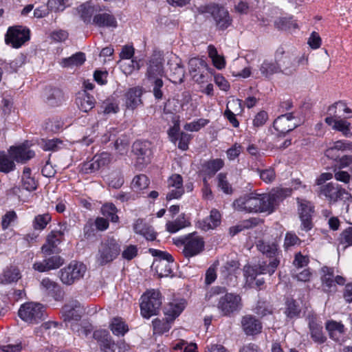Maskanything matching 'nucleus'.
<instances>
[{"mask_svg":"<svg viewBox=\"0 0 352 352\" xmlns=\"http://www.w3.org/2000/svg\"><path fill=\"white\" fill-rule=\"evenodd\" d=\"M258 250L270 259L267 265L265 262L254 265H248L244 267V276L246 284L254 288H260L264 283L262 274L268 273L272 275L280 262V251L278 250V244L275 241H258L256 243Z\"/></svg>","mask_w":352,"mask_h":352,"instance_id":"f257e3e1","label":"nucleus"},{"mask_svg":"<svg viewBox=\"0 0 352 352\" xmlns=\"http://www.w3.org/2000/svg\"><path fill=\"white\" fill-rule=\"evenodd\" d=\"M291 193L289 188L277 189L268 194L252 192L236 199L232 205L235 210L241 212L272 213L280 201Z\"/></svg>","mask_w":352,"mask_h":352,"instance_id":"f03ea898","label":"nucleus"},{"mask_svg":"<svg viewBox=\"0 0 352 352\" xmlns=\"http://www.w3.org/2000/svg\"><path fill=\"white\" fill-rule=\"evenodd\" d=\"M62 313L67 327H69L74 332H78L79 334L82 333L85 336H87L89 331L82 328L78 323L85 314V309L80 302L76 300H69L63 307Z\"/></svg>","mask_w":352,"mask_h":352,"instance_id":"7ed1b4c3","label":"nucleus"},{"mask_svg":"<svg viewBox=\"0 0 352 352\" xmlns=\"http://www.w3.org/2000/svg\"><path fill=\"white\" fill-rule=\"evenodd\" d=\"M274 58L278 65L280 73L285 76L294 74L299 64L305 60L303 56H297L291 52L285 51L281 46L276 49Z\"/></svg>","mask_w":352,"mask_h":352,"instance_id":"20e7f679","label":"nucleus"},{"mask_svg":"<svg viewBox=\"0 0 352 352\" xmlns=\"http://www.w3.org/2000/svg\"><path fill=\"white\" fill-rule=\"evenodd\" d=\"M121 252L120 245L113 238H108L101 241L96 254V262L99 265H104L115 260Z\"/></svg>","mask_w":352,"mask_h":352,"instance_id":"39448f33","label":"nucleus"},{"mask_svg":"<svg viewBox=\"0 0 352 352\" xmlns=\"http://www.w3.org/2000/svg\"><path fill=\"white\" fill-rule=\"evenodd\" d=\"M141 314L144 318H149L157 315L162 305L160 293L157 290L147 291L141 297Z\"/></svg>","mask_w":352,"mask_h":352,"instance_id":"423d86ee","label":"nucleus"},{"mask_svg":"<svg viewBox=\"0 0 352 352\" xmlns=\"http://www.w3.org/2000/svg\"><path fill=\"white\" fill-rule=\"evenodd\" d=\"M200 14L208 13L212 16L216 23L217 27L220 30L226 29L232 22L228 11L218 4H210L200 6L198 8Z\"/></svg>","mask_w":352,"mask_h":352,"instance_id":"0eeeda50","label":"nucleus"},{"mask_svg":"<svg viewBox=\"0 0 352 352\" xmlns=\"http://www.w3.org/2000/svg\"><path fill=\"white\" fill-rule=\"evenodd\" d=\"M19 316L26 322L37 324L45 318V308L40 303L27 302L21 306Z\"/></svg>","mask_w":352,"mask_h":352,"instance_id":"6e6552de","label":"nucleus"},{"mask_svg":"<svg viewBox=\"0 0 352 352\" xmlns=\"http://www.w3.org/2000/svg\"><path fill=\"white\" fill-rule=\"evenodd\" d=\"M179 242L184 245L183 254L186 258L195 256L204 249V241L197 232L188 234Z\"/></svg>","mask_w":352,"mask_h":352,"instance_id":"1a4fd4ad","label":"nucleus"},{"mask_svg":"<svg viewBox=\"0 0 352 352\" xmlns=\"http://www.w3.org/2000/svg\"><path fill=\"white\" fill-rule=\"evenodd\" d=\"M86 270L87 267L83 263L72 261L60 270V278L63 283L69 285L82 278Z\"/></svg>","mask_w":352,"mask_h":352,"instance_id":"9d476101","label":"nucleus"},{"mask_svg":"<svg viewBox=\"0 0 352 352\" xmlns=\"http://www.w3.org/2000/svg\"><path fill=\"white\" fill-rule=\"evenodd\" d=\"M149 251L153 256L157 257L154 261L153 265L159 276L163 277L170 274L172 273L170 263L173 262V256L166 252L157 250L150 249Z\"/></svg>","mask_w":352,"mask_h":352,"instance_id":"9b49d317","label":"nucleus"},{"mask_svg":"<svg viewBox=\"0 0 352 352\" xmlns=\"http://www.w3.org/2000/svg\"><path fill=\"white\" fill-rule=\"evenodd\" d=\"M241 307V299L239 295L232 293L226 294L219 298L217 308L223 316H229L237 311Z\"/></svg>","mask_w":352,"mask_h":352,"instance_id":"f8f14e48","label":"nucleus"},{"mask_svg":"<svg viewBox=\"0 0 352 352\" xmlns=\"http://www.w3.org/2000/svg\"><path fill=\"white\" fill-rule=\"evenodd\" d=\"M30 38V31L22 26L10 28L6 35V43L14 48L21 47Z\"/></svg>","mask_w":352,"mask_h":352,"instance_id":"ddd939ff","label":"nucleus"},{"mask_svg":"<svg viewBox=\"0 0 352 352\" xmlns=\"http://www.w3.org/2000/svg\"><path fill=\"white\" fill-rule=\"evenodd\" d=\"M298 214L301 221L300 228L302 230L309 231L313 227L312 215L314 206L307 200L298 198Z\"/></svg>","mask_w":352,"mask_h":352,"instance_id":"4468645a","label":"nucleus"},{"mask_svg":"<svg viewBox=\"0 0 352 352\" xmlns=\"http://www.w3.org/2000/svg\"><path fill=\"white\" fill-rule=\"evenodd\" d=\"M132 148L133 152L137 156V166L140 168L150 163L152 155L150 142L136 141Z\"/></svg>","mask_w":352,"mask_h":352,"instance_id":"2eb2a0df","label":"nucleus"},{"mask_svg":"<svg viewBox=\"0 0 352 352\" xmlns=\"http://www.w3.org/2000/svg\"><path fill=\"white\" fill-rule=\"evenodd\" d=\"M167 65L170 71V80L175 83L182 82L185 71L181 59L175 54H170L168 58Z\"/></svg>","mask_w":352,"mask_h":352,"instance_id":"dca6fc26","label":"nucleus"},{"mask_svg":"<svg viewBox=\"0 0 352 352\" xmlns=\"http://www.w3.org/2000/svg\"><path fill=\"white\" fill-rule=\"evenodd\" d=\"M346 193V190L339 185L330 182L320 187L319 195L324 196L329 204H334Z\"/></svg>","mask_w":352,"mask_h":352,"instance_id":"f3484780","label":"nucleus"},{"mask_svg":"<svg viewBox=\"0 0 352 352\" xmlns=\"http://www.w3.org/2000/svg\"><path fill=\"white\" fill-rule=\"evenodd\" d=\"M298 125L296 118L292 113L278 116L274 122V129L281 134H285Z\"/></svg>","mask_w":352,"mask_h":352,"instance_id":"a211bd4d","label":"nucleus"},{"mask_svg":"<svg viewBox=\"0 0 352 352\" xmlns=\"http://www.w3.org/2000/svg\"><path fill=\"white\" fill-rule=\"evenodd\" d=\"M168 192L166 195V199L171 200L179 199L184 193L183 187V179L179 174L172 175L167 181Z\"/></svg>","mask_w":352,"mask_h":352,"instance_id":"6ab92c4d","label":"nucleus"},{"mask_svg":"<svg viewBox=\"0 0 352 352\" xmlns=\"http://www.w3.org/2000/svg\"><path fill=\"white\" fill-rule=\"evenodd\" d=\"M48 256L44 254L45 259L43 261L34 263L33 269L39 272H47L58 268L64 263V260L59 255L56 254L47 257Z\"/></svg>","mask_w":352,"mask_h":352,"instance_id":"aec40b11","label":"nucleus"},{"mask_svg":"<svg viewBox=\"0 0 352 352\" xmlns=\"http://www.w3.org/2000/svg\"><path fill=\"white\" fill-rule=\"evenodd\" d=\"M162 58L160 56H153L147 67L146 80L160 79L164 76Z\"/></svg>","mask_w":352,"mask_h":352,"instance_id":"412c9836","label":"nucleus"},{"mask_svg":"<svg viewBox=\"0 0 352 352\" xmlns=\"http://www.w3.org/2000/svg\"><path fill=\"white\" fill-rule=\"evenodd\" d=\"M142 89L141 87H135L129 89L124 95L125 106L126 108L134 110L142 104Z\"/></svg>","mask_w":352,"mask_h":352,"instance_id":"4be33fe9","label":"nucleus"},{"mask_svg":"<svg viewBox=\"0 0 352 352\" xmlns=\"http://www.w3.org/2000/svg\"><path fill=\"white\" fill-rule=\"evenodd\" d=\"M94 337L100 342V347L103 352H115L116 344L106 331H96Z\"/></svg>","mask_w":352,"mask_h":352,"instance_id":"5701e85b","label":"nucleus"},{"mask_svg":"<svg viewBox=\"0 0 352 352\" xmlns=\"http://www.w3.org/2000/svg\"><path fill=\"white\" fill-rule=\"evenodd\" d=\"M241 324L247 335L258 333L262 329L261 323L255 317L250 315L243 317Z\"/></svg>","mask_w":352,"mask_h":352,"instance_id":"b1692460","label":"nucleus"},{"mask_svg":"<svg viewBox=\"0 0 352 352\" xmlns=\"http://www.w3.org/2000/svg\"><path fill=\"white\" fill-rule=\"evenodd\" d=\"M10 155L18 162H25L32 158L34 155V151L29 149L25 145L12 146L10 149Z\"/></svg>","mask_w":352,"mask_h":352,"instance_id":"393cba45","label":"nucleus"},{"mask_svg":"<svg viewBox=\"0 0 352 352\" xmlns=\"http://www.w3.org/2000/svg\"><path fill=\"white\" fill-rule=\"evenodd\" d=\"M43 97L45 102L52 107L58 106L65 100L63 91L56 88H47Z\"/></svg>","mask_w":352,"mask_h":352,"instance_id":"a878e982","label":"nucleus"},{"mask_svg":"<svg viewBox=\"0 0 352 352\" xmlns=\"http://www.w3.org/2000/svg\"><path fill=\"white\" fill-rule=\"evenodd\" d=\"M135 233L143 236L146 240L153 241L156 238V233L153 228L145 223L142 219H138L133 225Z\"/></svg>","mask_w":352,"mask_h":352,"instance_id":"bb28decb","label":"nucleus"},{"mask_svg":"<svg viewBox=\"0 0 352 352\" xmlns=\"http://www.w3.org/2000/svg\"><path fill=\"white\" fill-rule=\"evenodd\" d=\"M93 23L99 27L116 28L117 26L116 18L109 12L96 14L94 16Z\"/></svg>","mask_w":352,"mask_h":352,"instance_id":"cd10ccee","label":"nucleus"},{"mask_svg":"<svg viewBox=\"0 0 352 352\" xmlns=\"http://www.w3.org/2000/svg\"><path fill=\"white\" fill-rule=\"evenodd\" d=\"M76 102L78 108L84 112H88L92 109L95 105L94 98L86 91L80 93L76 98Z\"/></svg>","mask_w":352,"mask_h":352,"instance_id":"c85d7f7f","label":"nucleus"},{"mask_svg":"<svg viewBox=\"0 0 352 352\" xmlns=\"http://www.w3.org/2000/svg\"><path fill=\"white\" fill-rule=\"evenodd\" d=\"M60 243V239L50 232L46 239V242L41 247V252L45 255H51L55 253L57 245Z\"/></svg>","mask_w":352,"mask_h":352,"instance_id":"c756f323","label":"nucleus"},{"mask_svg":"<svg viewBox=\"0 0 352 352\" xmlns=\"http://www.w3.org/2000/svg\"><path fill=\"white\" fill-rule=\"evenodd\" d=\"M259 70L261 74L267 78H270L272 75L276 73H280L277 61L265 60L261 65Z\"/></svg>","mask_w":352,"mask_h":352,"instance_id":"7c9ffc66","label":"nucleus"},{"mask_svg":"<svg viewBox=\"0 0 352 352\" xmlns=\"http://www.w3.org/2000/svg\"><path fill=\"white\" fill-rule=\"evenodd\" d=\"M309 329L311 338L314 342L322 344L326 340V337L322 332V327L316 320L312 319L309 321Z\"/></svg>","mask_w":352,"mask_h":352,"instance_id":"2f4dec72","label":"nucleus"},{"mask_svg":"<svg viewBox=\"0 0 352 352\" xmlns=\"http://www.w3.org/2000/svg\"><path fill=\"white\" fill-rule=\"evenodd\" d=\"M85 60L86 58L84 53L77 52L69 58H63L60 63L63 67L73 68L82 65Z\"/></svg>","mask_w":352,"mask_h":352,"instance_id":"473e14b6","label":"nucleus"},{"mask_svg":"<svg viewBox=\"0 0 352 352\" xmlns=\"http://www.w3.org/2000/svg\"><path fill=\"white\" fill-rule=\"evenodd\" d=\"M184 307V302L180 301L170 302L166 307L165 310V314L167 316V320H173L182 312Z\"/></svg>","mask_w":352,"mask_h":352,"instance_id":"72a5a7b5","label":"nucleus"},{"mask_svg":"<svg viewBox=\"0 0 352 352\" xmlns=\"http://www.w3.org/2000/svg\"><path fill=\"white\" fill-rule=\"evenodd\" d=\"M220 219L221 215L219 212L216 210H212L209 217L201 223V229L206 231L215 228L220 223Z\"/></svg>","mask_w":352,"mask_h":352,"instance_id":"f704fd0d","label":"nucleus"},{"mask_svg":"<svg viewBox=\"0 0 352 352\" xmlns=\"http://www.w3.org/2000/svg\"><path fill=\"white\" fill-rule=\"evenodd\" d=\"M323 275L322 276V284L328 288L329 292L336 290L334 283V270L333 268L324 266L322 268Z\"/></svg>","mask_w":352,"mask_h":352,"instance_id":"c9c22d12","label":"nucleus"},{"mask_svg":"<svg viewBox=\"0 0 352 352\" xmlns=\"http://www.w3.org/2000/svg\"><path fill=\"white\" fill-rule=\"evenodd\" d=\"M190 225V223L185 219L184 214L179 216L175 221H168L166 224V230L170 233H175L179 230Z\"/></svg>","mask_w":352,"mask_h":352,"instance_id":"e433bc0d","label":"nucleus"},{"mask_svg":"<svg viewBox=\"0 0 352 352\" xmlns=\"http://www.w3.org/2000/svg\"><path fill=\"white\" fill-rule=\"evenodd\" d=\"M331 65V60L328 52L324 50L320 57H318L314 62V68L318 72H325Z\"/></svg>","mask_w":352,"mask_h":352,"instance_id":"4c0bfd02","label":"nucleus"},{"mask_svg":"<svg viewBox=\"0 0 352 352\" xmlns=\"http://www.w3.org/2000/svg\"><path fill=\"white\" fill-rule=\"evenodd\" d=\"M13 160L10 151L8 154L0 153V171L8 173L13 170L15 167Z\"/></svg>","mask_w":352,"mask_h":352,"instance_id":"58836bf2","label":"nucleus"},{"mask_svg":"<svg viewBox=\"0 0 352 352\" xmlns=\"http://www.w3.org/2000/svg\"><path fill=\"white\" fill-rule=\"evenodd\" d=\"M326 329L332 339L338 340L339 339L338 334L343 333L344 327L342 323L331 320L326 323Z\"/></svg>","mask_w":352,"mask_h":352,"instance_id":"ea45409f","label":"nucleus"},{"mask_svg":"<svg viewBox=\"0 0 352 352\" xmlns=\"http://www.w3.org/2000/svg\"><path fill=\"white\" fill-rule=\"evenodd\" d=\"M20 278L19 270L15 267H10L4 271L3 278H0V283H10L16 282Z\"/></svg>","mask_w":352,"mask_h":352,"instance_id":"a19ab883","label":"nucleus"},{"mask_svg":"<svg viewBox=\"0 0 352 352\" xmlns=\"http://www.w3.org/2000/svg\"><path fill=\"white\" fill-rule=\"evenodd\" d=\"M208 52L215 67L218 69L224 68L226 65L224 57L218 54L217 49L213 45H209L208 47Z\"/></svg>","mask_w":352,"mask_h":352,"instance_id":"79ce46f5","label":"nucleus"},{"mask_svg":"<svg viewBox=\"0 0 352 352\" xmlns=\"http://www.w3.org/2000/svg\"><path fill=\"white\" fill-rule=\"evenodd\" d=\"M151 87V91L157 100H162L164 96V82L162 78L146 80Z\"/></svg>","mask_w":352,"mask_h":352,"instance_id":"37998d69","label":"nucleus"},{"mask_svg":"<svg viewBox=\"0 0 352 352\" xmlns=\"http://www.w3.org/2000/svg\"><path fill=\"white\" fill-rule=\"evenodd\" d=\"M110 329L113 333L116 336H123L129 330L124 322L120 318H114L112 320Z\"/></svg>","mask_w":352,"mask_h":352,"instance_id":"c03bdc74","label":"nucleus"},{"mask_svg":"<svg viewBox=\"0 0 352 352\" xmlns=\"http://www.w3.org/2000/svg\"><path fill=\"white\" fill-rule=\"evenodd\" d=\"M102 214L111 219L113 223L118 222L119 217L116 214L118 210L116 207L111 203L104 204L101 208Z\"/></svg>","mask_w":352,"mask_h":352,"instance_id":"a18cd8bd","label":"nucleus"},{"mask_svg":"<svg viewBox=\"0 0 352 352\" xmlns=\"http://www.w3.org/2000/svg\"><path fill=\"white\" fill-rule=\"evenodd\" d=\"M52 217L48 213L38 214L33 220V227L35 230H43L51 221Z\"/></svg>","mask_w":352,"mask_h":352,"instance_id":"49530a36","label":"nucleus"},{"mask_svg":"<svg viewBox=\"0 0 352 352\" xmlns=\"http://www.w3.org/2000/svg\"><path fill=\"white\" fill-rule=\"evenodd\" d=\"M119 63L122 72L126 75L131 74L135 69H140L139 63L133 59L120 60Z\"/></svg>","mask_w":352,"mask_h":352,"instance_id":"de8ad7c7","label":"nucleus"},{"mask_svg":"<svg viewBox=\"0 0 352 352\" xmlns=\"http://www.w3.org/2000/svg\"><path fill=\"white\" fill-rule=\"evenodd\" d=\"M78 12L85 23L91 22V16L95 12V9L89 4H82L78 8Z\"/></svg>","mask_w":352,"mask_h":352,"instance_id":"09e8293b","label":"nucleus"},{"mask_svg":"<svg viewBox=\"0 0 352 352\" xmlns=\"http://www.w3.org/2000/svg\"><path fill=\"white\" fill-rule=\"evenodd\" d=\"M149 180L145 175L135 176L132 181V188L135 190H140L148 187Z\"/></svg>","mask_w":352,"mask_h":352,"instance_id":"8fccbe9b","label":"nucleus"},{"mask_svg":"<svg viewBox=\"0 0 352 352\" xmlns=\"http://www.w3.org/2000/svg\"><path fill=\"white\" fill-rule=\"evenodd\" d=\"M189 72L192 74L199 72L202 69L207 67V63L202 59L192 58L188 62Z\"/></svg>","mask_w":352,"mask_h":352,"instance_id":"3c124183","label":"nucleus"},{"mask_svg":"<svg viewBox=\"0 0 352 352\" xmlns=\"http://www.w3.org/2000/svg\"><path fill=\"white\" fill-rule=\"evenodd\" d=\"M333 129L339 131L345 136L352 135V129L350 123L344 120H338L332 126Z\"/></svg>","mask_w":352,"mask_h":352,"instance_id":"603ef678","label":"nucleus"},{"mask_svg":"<svg viewBox=\"0 0 352 352\" xmlns=\"http://www.w3.org/2000/svg\"><path fill=\"white\" fill-rule=\"evenodd\" d=\"M41 289L49 294H54L58 287V284L49 278H43L41 282Z\"/></svg>","mask_w":352,"mask_h":352,"instance_id":"864d4df0","label":"nucleus"},{"mask_svg":"<svg viewBox=\"0 0 352 352\" xmlns=\"http://www.w3.org/2000/svg\"><path fill=\"white\" fill-rule=\"evenodd\" d=\"M94 158L98 169L107 166L111 162V155L106 152L96 155Z\"/></svg>","mask_w":352,"mask_h":352,"instance_id":"5fc2aeb1","label":"nucleus"},{"mask_svg":"<svg viewBox=\"0 0 352 352\" xmlns=\"http://www.w3.org/2000/svg\"><path fill=\"white\" fill-rule=\"evenodd\" d=\"M239 267V263L234 261L231 260L228 261L223 266L221 267V274L223 276L226 277L229 274H231L235 272Z\"/></svg>","mask_w":352,"mask_h":352,"instance_id":"6e6d98bb","label":"nucleus"},{"mask_svg":"<svg viewBox=\"0 0 352 352\" xmlns=\"http://www.w3.org/2000/svg\"><path fill=\"white\" fill-rule=\"evenodd\" d=\"M218 187L221 188L225 193L230 194L232 191V187L226 179V175L219 173L217 175Z\"/></svg>","mask_w":352,"mask_h":352,"instance_id":"4d7b16f0","label":"nucleus"},{"mask_svg":"<svg viewBox=\"0 0 352 352\" xmlns=\"http://www.w3.org/2000/svg\"><path fill=\"white\" fill-rule=\"evenodd\" d=\"M241 103L242 100L232 98L228 102L226 110H229L230 111H233L236 114H239L243 111Z\"/></svg>","mask_w":352,"mask_h":352,"instance_id":"13d9d810","label":"nucleus"},{"mask_svg":"<svg viewBox=\"0 0 352 352\" xmlns=\"http://www.w3.org/2000/svg\"><path fill=\"white\" fill-rule=\"evenodd\" d=\"M208 123V120L206 119H199L190 123H187L184 125V129L190 131H197L201 127H204Z\"/></svg>","mask_w":352,"mask_h":352,"instance_id":"bf43d9fd","label":"nucleus"},{"mask_svg":"<svg viewBox=\"0 0 352 352\" xmlns=\"http://www.w3.org/2000/svg\"><path fill=\"white\" fill-rule=\"evenodd\" d=\"M277 28L282 30H290L297 28V24L289 19H281L275 23Z\"/></svg>","mask_w":352,"mask_h":352,"instance_id":"052dcab7","label":"nucleus"},{"mask_svg":"<svg viewBox=\"0 0 352 352\" xmlns=\"http://www.w3.org/2000/svg\"><path fill=\"white\" fill-rule=\"evenodd\" d=\"M129 144L128 140L126 138H122L116 140L114 146L120 155H124L127 153Z\"/></svg>","mask_w":352,"mask_h":352,"instance_id":"680f3d73","label":"nucleus"},{"mask_svg":"<svg viewBox=\"0 0 352 352\" xmlns=\"http://www.w3.org/2000/svg\"><path fill=\"white\" fill-rule=\"evenodd\" d=\"M109 184L114 188H118L124 183L123 177L118 173H111L109 177Z\"/></svg>","mask_w":352,"mask_h":352,"instance_id":"e2e57ef3","label":"nucleus"},{"mask_svg":"<svg viewBox=\"0 0 352 352\" xmlns=\"http://www.w3.org/2000/svg\"><path fill=\"white\" fill-rule=\"evenodd\" d=\"M223 161L221 159L210 160L207 164V169L210 173L214 174L223 166Z\"/></svg>","mask_w":352,"mask_h":352,"instance_id":"0e129e2a","label":"nucleus"},{"mask_svg":"<svg viewBox=\"0 0 352 352\" xmlns=\"http://www.w3.org/2000/svg\"><path fill=\"white\" fill-rule=\"evenodd\" d=\"M58 328L57 322L48 321L44 322L41 326V329L44 332L47 333V335H54L56 333V330Z\"/></svg>","mask_w":352,"mask_h":352,"instance_id":"69168bd1","label":"nucleus"},{"mask_svg":"<svg viewBox=\"0 0 352 352\" xmlns=\"http://www.w3.org/2000/svg\"><path fill=\"white\" fill-rule=\"evenodd\" d=\"M300 313L298 306L296 305L294 300L287 301L285 314L287 317L294 318L297 316Z\"/></svg>","mask_w":352,"mask_h":352,"instance_id":"338daca9","label":"nucleus"},{"mask_svg":"<svg viewBox=\"0 0 352 352\" xmlns=\"http://www.w3.org/2000/svg\"><path fill=\"white\" fill-rule=\"evenodd\" d=\"M340 242L346 246L352 245V227L345 229L340 235Z\"/></svg>","mask_w":352,"mask_h":352,"instance_id":"774afa93","label":"nucleus"}]
</instances>
